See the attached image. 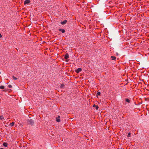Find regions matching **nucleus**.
Instances as JSON below:
<instances>
[{
  "label": "nucleus",
  "instance_id": "nucleus-3",
  "mask_svg": "<svg viewBox=\"0 0 149 149\" xmlns=\"http://www.w3.org/2000/svg\"><path fill=\"white\" fill-rule=\"evenodd\" d=\"M30 2V1L29 0H26L24 1V4L25 5L26 4L29 3Z\"/></svg>",
  "mask_w": 149,
  "mask_h": 149
},
{
  "label": "nucleus",
  "instance_id": "nucleus-6",
  "mask_svg": "<svg viewBox=\"0 0 149 149\" xmlns=\"http://www.w3.org/2000/svg\"><path fill=\"white\" fill-rule=\"evenodd\" d=\"M60 118V116H58V117H57L56 118V120L57 122H60V120L59 119Z\"/></svg>",
  "mask_w": 149,
  "mask_h": 149
},
{
  "label": "nucleus",
  "instance_id": "nucleus-1",
  "mask_svg": "<svg viewBox=\"0 0 149 149\" xmlns=\"http://www.w3.org/2000/svg\"><path fill=\"white\" fill-rule=\"evenodd\" d=\"M27 122L28 124L33 125L34 123V122L33 120L31 119H29L27 120Z\"/></svg>",
  "mask_w": 149,
  "mask_h": 149
},
{
  "label": "nucleus",
  "instance_id": "nucleus-18",
  "mask_svg": "<svg viewBox=\"0 0 149 149\" xmlns=\"http://www.w3.org/2000/svg\"><path fill=\"white\" fill-rule=\"evenodd\" d=\"M95 107L96 109L97 110L99 108V107L97 105L95 106Z\"/></svg>",
  "mask_w": 149,
  "mask_h": 149
},
{
  "label": "nucleus",
  "instance_id": "nucleus-14",
  "mask_svg": "<svg viewBox=\"0 0 149 149\" xmlns=\"http://www.w3.org/2000/svg\"><path fill=\"white\" fill-rule=\"evenodd\" d=\"M3 119H4V118L2 117V116H0V120H2Z\"/></svg>",
  "mask_w": 149,
  "mask_h": 149
},
{
  "label": "nucleus",
  "instance_id": "nucleus-21",
  "mask_svg": "<svg viewBox=\"0 0 149 149\" xmlns=\"http://www.w3.org/2000/svg\"><path fill=\"white\" fill-rule=\"evenodd\" d=\"M95 106H96V105H94L93 107H95Z\"/></svg>",
  "mask_w": 149,
  "mask_h": 149
},
{
  "label": "nucleus",
  "instance_id": "nucleus-9",
  "mask_svg": "<svg viewBox=\"0 0 149 149\" xmlns=\"http://www.w3.org/2000/svg\"><path fill=\"white\" fill-rule=\"evenodd\" d=\"M111 58H112V60H115L116 59V57L115 56H111Z\"/></svg>",
  "mask_w": 149,
  "mask_h": 149
},
{
  "label": "nucleus",
  "instance_id": "nucleus-19",
  "mask_svg": "<svg viewBox=\"0 0 149 149\" xmlns=\"http://www.w3.org/2000/svg\"><path fill=\"white\" fill-rule=\"evenodd\" d=\"M11 87H12L11 85H8V87H9V88H11Z\"/></svg>",
  "mask_w": 149,
  "mask_h": 149
},
{
  "label": "nucleus",
  "instance_id": "nucleus-5",
  "mask_svg": "<svg viewBox=\"0 0 149 149\" xmlns=\"http://www.w3.org/2000/svg\"><path fill=\"white\" fill-rule=\"evenodd\" d=\"M69 58V55L67 54H66L65 55L64 58L65 59H67Z\"/></svg>",
  "mask_w": 149,
  "mask_h": 149
},
{
  "label": "nucleus",
  "instance_id": "nucleus-7",
  "mask_svg": "<svg viewBox=\"0 0 149 149\" xmlns=\"http://www.w3.org/2000/svg\"><path fill=\"white\" fill-rule=\"evenodd\" d=\"M67 22V20H65L63 22H61V23L62 24H65Z\"/></svg>",
  "mask_w": 149,
  "mask_h": 149
},
{
  "label": "nucleus",
  "instance_id": "nucleus-16",
  "mask_svg": "<svg viewBox=\"0 0 149 149\" xmlns=\"http://www.w3.org/2000/svg\"><path fill=\"white\" fill-rule=\"evenodd\" d=\"M96 95H100V92H98L97 93Z\"/></svg>",
  "mask_w": 149,
  "mask_h": 149
},
{
  "label": "nucleus",
  "instance_id": "nucleus-15",
  "mask_svg": "<svg viewBox=\"0 0 149 149\" xmlns=\"http://www.w3.org/2000/svg\"><path fill=\"white\" fill-rule=\"evenodd\" d=\"M130 135H131V133L130 132H129L128 133V134L127 135V136L128 137H130Z\"/></svg>",
  "mask_w": 149,
  "mask_h": 149
},
{
  "label": "nucleus",
  "instance_id": "nucleus-12",
  "mask_svg": "<svg viewBox=\"0 0 149 149\" xmlns=\"http://www.w3.org/2000/svg\"><path fill=\"white\" fill-rule=\"evenodd\" d=\"M4 86H0V88L2 89H3L4 88Z\"/></svg>",
  "mask_w": 149,
  "mask_h": 149
},
{
  "label": "nucleus",
  "instance_id": "nucleus-2",
  "mask_svg": "<svg viewBox=\"0 0 149 149\" xmlns=\"http://www.w3.org/2000/svg\"><path fill=\"white\" fill-rule=\"evenodd\" d=\"M82 70L81 68H78L76 70H75V72L77 73H79V72H81Z\"/></svg>",
  "mask_w": 149,
  "mask_h": 149
},
{
  "label": "nucleus",
  "instance_id": "nucleus-4",
  "mask_svg": "<svg viewBox=\"0 0 149 149\" xmlns=\"http://www.w3.org/2000/svg\"><path fill=\"white\" fill-rule=\"evenodd\" d=\"M58 30L59 31H61L63 33H64L65 32V30L62 29H59Z\"/></svg>",
  "mask_w": 149,
  "mask_h": 149
},
{
  "label": "nucleus",
  "instance_id": "nucleus-10",
  "mask_svg": "<svg viewBox=\"0 0 149 149\" xmlns=\"http://www.w3.org/2000/svg\"><path fill=\"white\" fill-rule=\"evenodd\" d=\"M15 123L14 122H12L10 123V125L11 127H12L14 126Z\"/></svg>",
  "mask_w": 149,
  "mask_h": 149
},
{
  "label": "nucleus",
  "instance_id": "nucleus-11",
  "mask_svg": "<svg viewBox=\"0 0 149 149\" xmlns=\"http://www.w3.org/2000/svg\"><path fill=\"white\" fill-rule=\"evenodd\" d=\"M125 100L128 103H130V100L129 99H126Z\"/></svg>",
  "mask_w": 149,
  "mask_h": 149
},
{
  "label": "nucleus",
  "instance_id": "nucleus-22",
  "mask_svg": "<svg viewBox=\"0 0 149 149\" xmlns=\"http://www.w3.org/2000/svg\"><path fill=\"white\" fill-rule=\"evenodd\" d=\"M0 149H3V148H1Z\"/></svg>",
  "mask_w": 149,
  "mask_h": 149
},
{
  "label": "nucleus",
  "instance_id": "nucleus-17",
  "mask_svg": "<svg viewBox=\"0 0 149 149\" xmlns=\"http://www.w3.org/2000/svg\"><path fill=\"white\" fill-rule=\"evenodd\" d=\"M13 79H14V80H17V78L16 77H15L14 76H13Z\"/></svg>",
  "mask_w": 149,
  "mask_h": 149
},
{
  "label": "nucleus",
  "instance_id": "nucleus-13",
  "mask_svg": "<svg viewBox=\"0 0 149 149\" xmlns=\"http://www.w3.org/2000/svg\"><path fill=\"white\" fill-rule=\"evenodd\" d=\"M64 86V84H62L60 86V87L61 88H63Z\"/></svg>",
  "mask_w": 149,
  "mask_h": 149
},
{
  "label": "nucleus",
  "instance_id": "nucleus-20",
  "mask_svg": "<svg viewBox=\"0 0 149 149\" xmlns=\"http://www.w3.org/2000/svg\"><path fill=\"white\" fill-rule=\"evenodd\" d=\"M2 37V35L1 33H0V38H1Z\"/></svg>",
  "mask_w": 149,
  "mask_h": 149
},
{
  "label": "nucleus",
  "instance_id": "nucleus-8",
  "mask_svg": "<svg viewBox=\"0 0 149 149\" xmlns=\"http://www.w3.org/2000/svg\"><path fill=\"white\" fill-rule=\"evenodd\" d=\"M3 145L5 147H6L7 146L8 144L6 142H4L3 143Z\"/></svg>",
  "mask_w": 149,
  "mask_h": 149
}]
</instances>
